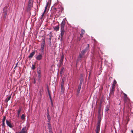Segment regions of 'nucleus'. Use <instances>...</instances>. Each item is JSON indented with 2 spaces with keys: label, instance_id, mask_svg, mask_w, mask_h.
<instances>
[{
  "label": "nucleus",
  "instance_id": "nucleus-1",
  "mask_svg": "<svg viewBox=\"0 0 133 133\" xmlns=\"http://www.w3.org/2000/svg\"><path fill=\"white\" fill-rule=\"evenodd\" d=\"M66 19H63L60 24L61 38V39H63V36L65 32L64 28L66 23Z\"/></svg>",
  "mask_w": 133,
  "mask_h": 133
},
{
  "label": "nucleus",
  "instance_id": "nucleus-2",
  "mask_svg": "<svg viewBox=\"0 0 133 133\" xmlns=\"http://www.w3.org/2000/svg\"><path fill=\"white\" fill-rule=\"evenodd\" d=\"M7 8V7H5L3 9V18L4 19H5L6 17V16L7 13L8 9Z\"/></svg>",
  "mask_w": 133,
  "mask_h": 133
},
{
  "label": "nucleus",
  "instance_id": "nucleus-3",
  "mask_svg": "<svg viewBox=\"0 0 133 133\" xmlns=\"http://www.w3.org/2000/svg\"><path fill=\"white\" fill-rule=\"evenodd\" d=\"M89 47V44H88L86 48L84 50H82L81 52V53L83 55H84L85 53L88 50Z\"/></svg>",
  "mask_w": 133,
  "mask_h": 133
},
{
  "label": "nucleus",
  "instance_id": "nucleus-4",
  "mask_svg": "<svg viewBox=\"0 0 133 133\" xmlns=\"http://www.w3.org/2000/svg\"><path fill=\"white\" fill-rule=\"evenodd\" d=\"M28 128H27L26 127H24L20 131L19 133H27Z\"/></svg>",
  "mask_w": 133,
  "mask_h": 133
},
{
  "label": "nucleus",
  "instance_id": "nucleus-5",
  "mask_svg": "<svg viewBox=\"0 0 133 133\" xmlns=\"http://www.w3.org/2000/svg\"><path fill=\"white\" fill-rule=\"evenodd\" d=\"M6 123L7 125L10 128L13 127V126L12 125V124L11 123L10 121H8L7 120H6Z\"/></svg>",
  "mask_w": 133,
  "mask_h": 133
},
{
  "label": "nucleus",
  "instance_id": "nucleus-6",
  "mask_svg": "<svg viewBox=\"0 0 133 133\" xmlns=\"http://www.w3.org/2000/svg\"><path fill=\"white\" fill-rule=\"evenodd\" d=\"M48 128L49 130V133H53L52 131L51 126L50 123H48Z\"/></svg>",
  "mask_w": 133,
  "mask_h": 133
},
{
  "label": "nucleus",
  "instance_id": "nucleus-7",
  "mask_svg": "<svg viewBox=\"0 0 133 133\" xmlns=\"http://www.w3.org/2000/svg\"><path fill=\"white\" fill-rule=\"evenodd\" d=\"M42 54H39L36 57V58L38 61H40L41 60L43 57Z\"/></svg>",
  "mask_w": 133,
  "mask_h": 133
},
{
  "label": "nucleus",
  "instance_id": "nucleus-8",
  "mask_svg": "<svg viewBox=\"0 0 133 133\" xmlns=\"http://www.w3.org/2000/svg\"><path fill=\"white\" fill-rule=\"evenodd\" d=\"M85 32V31L83 29H82L81 31V33L80 34V37L79 38V40L80 41L81 39L83 37V35L84 34Z\"/></svg>",
  "mask_w": 133,
  "mask_h": 133
},
{
  "label": "nucleus",
  "instance_id": "nucleus-9",
  "mask_svg": "<svg viewBox=\"0 0 133 133\" xmlns=\"http://www.w3.org/2000/svg\"><path fill=\"white\" fill-rule=\"evenodd\" d=\"M46 115L48 119H51V117L49 115V112L48 109L47 110Z\"/></svg>",
  "mask_w": 133,
  "mask_h": 133
},
{
  "label": "nucleus",
  "instance_id": "nucleus-10",
  "mask_svg": "<svg viewBox=\"0 0 133 133\" xmlns=\"http://www.w3.org/2000/svg\"><path fill=\"white\" fill-rule=\"evenodd\" d=\"M35 54V51H34L30 53V55L28 56V57L29 58H32L34 55Z\"/></svg>",
  "mask_w": 133,
  "mask_h": 133
},
{
  "label": "nucleus",
  "instance_id": "nucleus-11",
  "mask_svg": "<svg viewBox=\"0 0 133 133\" xmlns=\"http://www.w3.org/2000/svg\"><path fill=\"white\" fill-rule=\"evenodd\" d=\"M115 87H112L110 91V93L111 94L113 95L115 90Z\"/></svg>",
  "mask_w": 133,
  "mask_h": 133
},
{
  "label": "nucleus",
  "instance_id": "nucleus-12",
  "mask_svg": "<svg viewBox=\"0 0 133 133\" xmlns=\"http://www.w3.org/2000/svg\"><path fill=\"white\" fill-rule=\"evenodd\" d=\"M6 117L5 116H4L3 117V118L2 119V126L3 127H4L5 126L4 122L6 119Z\"/></svg>",
  "mask_w": 133,
  "mask_h": 133
},
{
  "label": "nucleus",
  "instance_id": "nucleus-13",
  "mask_svg": "<svg viewBox=\"0 0 133 133\" xmlns=\"http://www.w3.org/2000/svg\"><path fill=\"white\" fill-rule=\"evenodd\" d=\"M81 85H79L78 86V88L77 91V95H78L80 92V91L81 88Z\"/></svg>",
  "mask_w": 133,
  "mask_h": 133
},
{
  "label": "nucleus",
  "instance_id": "nucleus-14",
  "mask_svg": "<svg viewBox=\"0 0 133 133\" xmlns=\"http://www.w3.org/2000/svg\"><path fill=\"white\" fill-rule=\"evenodd\" d=\"M49 43L50 45L51 46V39L52 37V35L51 34H49Z\"/></svg>",
  "mask_w": 133,
  "mask_h": 133
},
{
  "label": "nucleus",
  "instance_id": "nucleus-15",
  "mask_svg": "<svg viewBox=\"0 0 133 133\" xmlns=\"http://www.w3.org/2000/svg\"><path fill=\"white\" fill-rule=\"evenodd\" d=\"M32 4H28V6L27 10L28 11L31 10L32 7Z\"/></svg>",
  "mask_w": 133,
  "mask_h": 133
},
{
  "label": "nucleus",
  "instance_id": "nucleus-16",
  "mask_svg": "<svg viewBox=\"0 0 133 133\" xmlns=\"http://www.w3.org/2000/svg\"><path fill=\"white\" fill-rule=\"evenodd\" d=\"M124 94V101L125 102L127 101V99H128L127 97V95L124 93H123Z\"/></svg>",
  "mask_w": 133,
  "mask_h": 133
},
{
  "label": "nucleus",
  "instance_id": "nucleus-17",
  "mask_svg": "<svg viewBox=\"0 0 133 133\" xmlns=\"http://www.w3.org/2000/svg\"><path fill=\"white\" fill-rule=\"evenodd\" d=\"M64 85L62 84H61V91L62 94L64 92V88L63 87Z\"/></svg>",
  "mask_w": 133,
  "mask_h": 133
},
{
  "label": "nucleus",
  "instance_id": "nucleus-18",
  "mask_svg": "<svg viewBox=\"0 0 133 133\" xmlns=\"http://www.w3.org/2000/svg\"><path fill=\"white\" fill-rule=\"evenodd\" d=\"M100 125L99 124H97L96 128V131H99L100 130Z\"/></svg>",
  "mask_w": 133,
  "mask_h": 133
},
{
  "label": "nucleus",
  "instance_id": "nucleus-19",
  "mask_svg": "<svg viewBox=\"0 0 133 133\" xmlns=\"http://www.w3.org/2000/svg\"><path fill=\"white\" fill-rule=\"evenodd\" d=\"M45 38L44 37V39H43L42 40V43L41 45L44 46L45 44Z\"/></svg>",
  "mask_w": 133,
  "mask_h": 133
},
{
  "label": "nucleus",
  "instance_id": "nucleus-20",
  "mask_svg": "<svg viewBox=\"0 0 133 133\" xmlns=\"http://www.w3.org/2000/svg\"><path fill=\"white\" fill-rule=\"evenodd\" d=\"M59 25H58V26H55L54 28V30H56V31H58L59 29Z\"/></svg>",
  "mask_w": 133,
  "mask_h": 133
},
{
  "label": "nucleus",
  "instance_id": "nucleus-21",
  "mask_svg": "<svg viewBox=\"0 0 133 133\" xmlns=\"http://www.w3.org/2000/svg\"><path fill=\"white\" fill-rule=\"evenodd\" d=\"M44 46L41 45V51L42 52H44Z\"/></svg>",
  "mask_w": 133,
  "mask_h": 133
},
{
  "label": "nucleus",
  "instance_id": "nucleus-22",
  "mask_svg": "<svg viewBox=\"0 0 133 133\" xmlns=\"http://www.w3.org/2000/svg\"><path fill=\"white\" fill-rule=\"evenodd\" d=\"M63 60L62 59H60L59 60V66H61L63 64Z\"/></svg>",
  "mask_w": 133,
  "mask_h": 133
},
{
  "label": "nucleus",
  "instance_id": "nucleus-23",
  "mask_svg": "<svg viewBox=\"0 0 133 133\" xmlns=\"http://www.w3.org/2000/svg\"><path fill=\"white\" fill-rule=\"evenodd\" d=\"M48 91L49 95L50 98V99L51 100V95L50 93L49 90L48 89Z\"/></svg>",
  "mask_w": 133,
  "mask_h": 133
},
{
  "label": "nucleus",
  "instance_id": "nucleus-24",
  "mask_svg": "<svg viewBox=\"0 0 133 133\" xmlns=\"http://www.w3.org/2000/svg\"><path fill=\"white\" fill-rule=\"evenodd\" d=\"M117 82L116 80H115L114 81L113 83L112 84V86L113 87H115V85L116 83Z\"/></svg>",
  "mask_w": 133,
  "mask_h": 133
},
{
  "label": "nucleus",
  "instance_id": "nucleus-25",
  "mask_svg": "<svg viewBox=\"0 0 133 133\" xmlns=\"http://www.w3.org/2000/svg\"><path fill=\"white\" fill-rule=\"evenodd\" d=\"M11 98V96H8L6 99V101L7 102H8V101L10 100V98Z\"/></svg>",
  "mask_w": 133,
  "mask_h": 133
},
{
  "label": "nucleus",
  "instance_id": "nucleus-26",
  "mask_svg": "<svg viewBox=\"0 0 133 133\" xmlns=\"http://www.w3.org/2000/svg\"><path fill=\"white\" fill-rule=\"evenodd\" d=\"M80 84L79 85H81V84L83 82V79L82 78H80Z\"/></svg>",
  "mask_w": 133,
  "mask_h": 133
},
{
  "label": "nucleus",
  "instance_id": "nucleus-27",
  "mask_svg": "<svg viewBox=\"0 0 133 133\" xmlns=\"http://www.w3.org/2000/svg\"><path fill=\"white\" fill-rule=\"evenodd\" d=\"M33 0H29L28 4H32V2Z\"/></svg>",
  "mask_w": 133,
  "mask_h": 133
},
{
  "label": "nucleus",
  "instance_id": "nucleus-28",
  "mask_svg": "<svg viewBox=\"0 0 133 133\" xmlns=\"http://www.w3.org/2000/svg\"><path fill=\"white\" fill-rule=\"evenodd\" d=\"M21 111V109L20 108H19L18 110L17 114H20Z\"/></svg>",
  "mask_w": 133,
  "mask_h": 133
},
{
  "label": "nucleus",
  "instance_id": "nucleus-29",
  "mask_svg": "<svg viewBox=\"0 0 133 133\" xmlns=\"http://www.w3.org/2000/svg\"><path fill=\"white\" fill-rule=\"evenodd\" d=\"M21 118L22 119H24L25 118V116L24 114H22L21 116Z\"/></svg>",
  "mask_w": 133,
  "mask_h": 133
},
{
  "label": "nucleus",
  "instance_id": "nucleus-30",
  "mask_svg": "<svg viewBox=\"0 0 133 133\" xmlns=\"http://www.w3.org/2000/svg\"><path fill=\"white\" fill-rule=\"evenodd\" d=\"M52 9L55 12L56 11H57L56 8L54 7H52Z\"/></svg>",
  "mask_w": 133,
  "mask_h": 133
},
{
  "label": "nucleus",
  "instance_id": "nucleus-31",
  "mask_svg": "<svg viewBox=\"0 0 133 133\" xmlns=\"http://www.w3.org/2000/svg\"><path fill=\"white\" fill-rule=\"evenodd\" d=\"M64 79L63 78H62V81L61 83V84H62L63 83V85H64Z\"/></svg>",
  "mask_w": 133,
  "mask_h": 133
},
{
  "label": "nucleus",
  "instance_id": "nucleus-32",
  "mask_svg": "<svg viewBox=\"0 0 133 133\" xmlns=\"http://www.w3.org/2000/svg\"><path fill=\"white\" fill-rule=\"evenodd\" d=\"M98 119H99L98 121V123L97 124H99V123H100L101 122V120L100 119V118L99 116V117Z\"/></svg>",
  "mask_w": 133,
  "mask_h": 133
},
{
  "label": "nucleus",
  "instance_id": "nucleus-33",
  "mask_svg": "<svg viewBox=\"0 0 133 133\" xmlns=\"http://www.w3.org/2000/svg\"><path fill=\"white\" fill-rule=\"evenodd\" d=\"M84 55L81 53H80L79 55V57L80 58H82Z\"/></svg>",
  "mask_w": 133,
  "mask_h": 133
},
{
  "label": "nucleus",
  "instance_id": "nucleus-34",
  "mask_svg": "<svg viewBox=\"0 0 133 133\" xmlns=\"http://www.w3.org/2000/svg\"><path fill=\"white\" fill-rule=\"evenodd\" d=\"M41 74V70H38V71H37L38 74Z\"/></svg>",
  "mask_w": 133,
  "mask_h": 133
},
{
  "label": "nucleus",
  "instance_id": "nucleus-35",
  "mask_svg": "<svg viewBox=\"0 0 133 133\" xmlns=\"http://www.w3.org/2000/svg\"><path fill=\"white\" fill-rule=\"evenodd\" d=\"M64 70V68L63 67H62V69L61 71V73H62V72H63V71Z\"/></svg>",
  "mask_w": 133,
  "mask_h": 133
},
{
  "label": "nucleus",
  "instance_id": "nucleus-36",
  "mask_svg": "<svg viewBox=\"0 0 133 133\" xmlns=\"http://www.w3.org/2000/svg\"><path fill=\"white\" fill-rule=\"evenodd\" d=\"M64 58V55H62L61 56V59H62V60H63Z\"/></svg>",
  "mask_w": 133,
  "mask_h": 133
},
{
  "label": "nucleus",
  "instance_id": "nucleus-37",
  "mask_svg": "<svg viewBox=\"0 0 133 133\" xmlns=\"http://www.w3.org/2000/svg\"><path fill=\"white\" fill-rule=\"evenodd\" d=\"M35 65H32V69L33 70H34L35 69Z\"/></svg>",
  "mask_w": 133,
  "mask_h": 133
},
{
  "label": "nucleus",
  "instance_id": "nucleus-38",
  "mask_svg": "<svg viewBox=\"0 0 133 133\" xmlns=\"http://www.w3.org/2000/svg\"><path fill=\"white\" fill-rule=\"evenodd\" d=\"M41 77H38L37 80H38V81L40 82V78Z\"/></svg>",
  "mask_w": 133,
  "mask_h": 133
},
{
  "label": "nucleus",
  "instance_id": "nucleus-39",
  "mask_svg": "<svg viewBox=\"0 0 133 133\" xmlns=\"http://www.w3.org/2000/svg\"><path fill=\"white\" fill-rule=\"evenodd\" d=\"M45 12H43V13L42 14V15H41V17H43V16L44 14L45 13Z\"/></svg>",
  "mask_w": 133,
  "mask_h": 133
},
{
  "label": "nucleus",
  "instance_id": "nucleus-40",
  "mask_svg": "<svg viewBox=\"0 0 133 133\" xmlns=\"http://www.w3.org/2000/svg\"><path fill=\"white\" fill-rule=\"evenodd\" d=\"M47 8V6H46L45 7V9H44V12H46V11Z\"/></svg>",
  "mask_w": 133,
  "mask_h": 133
},
{
  "label": "nucleus",
  "instance_id": "nucleus-41",
  "mask_svg": "<svg viewBox=\"0 0 133 133\" xmlns=\"http://www.w3.org/2000/svg\"><path fill=\"white\" fill-rule=\"evenodd\" d=\"M83 78V75L81 74V77H80V78Z\"/></svg>",
  "mask_w": 133,
  "mask_h": 133
},
{
  "label": "nucleus",
  "instance_id": "nucleus-42",
  "mask_svg": "<svg viewBox=\"0 0 133 133\" xmlns=\"http://www.w3.org/2000/svg\"><path fill=\"white\" fill-rule=\"evenodd\" d=\"M49 5V3L48 2H47L46 5V6H47V7Z\"/></svg>",
  "mask_w": 133,
  "mask_h": 133
},
{
  "label": "nucleus",
  "instance_id": "nucleus-43",
  "mask_svg": "<svg viewBox=\"0 0 133 133\" xmlns=\"http://www.w3.org/2000/svg\"><path fill=\"white\" fill-rule=\"evenodd\" d=\"M38 77H41V74H38Z\"/></svg>",
  "mask_w": 133,
  "mask_h": 133
},
{
  "label": "nucleus",
  "instance_id": "nucleus-44",
  "mask_svg": "<svg viewBox=\"0 0 133 133\" xmlns=\"http://www.w3.org/2000/svg\"><path fill=\"white\" fill-rule=\"evenodd\" d=\"M109 109L108 108H107L105 109L106 111H107L109 110Z\"/></svg>",
  "mask_w": 133,
  "mask_h": 133
},
{
  "label": "nucleus",
  "instance_id": "nucleus-45",
  "mask_svg": "<svg viewBox=\"0 0 133 133\" xmlns=\"http://www.w3.org/2000/svg\"><path fill=\"white\" fill-rule=\"evenodd\" d=\"M48 122L49 123H50V121L51 119H48Z\"/></svg>",
  "mask_w": 133,
  "mask_h": 133
},
{
  "label": "nucleus",
  "instance_id": "nucleus-46",
  "mask_svg": "<svg viewBox=\"0 0 133 133\" xmlns=\"http://www.w3.org/2000/svg\"><path fill=\"white\" fill-rule=\"evenodd\" d=\"M36 82V81L35 80V79H34V83H35Z\"/></svg>",
  "mask_w": 133,
  "mask_h": 133
},
{
  "label": "nucleus",
  "instance_id": "nucleus-47",
  "mask_svg": "<svg viewBox=\"0 0 133 133\" xmlns=\"http://www.w3.org/2000/svg\"><path fill=\"white\" fill-rule=\"evenodd\" d=\"M99 131H96V133H99Z\"/></svg>",
  "mask_w": 133,
  "mask_h": 133
},
{
  "label": "nucleus",
  "instance_id": "nucleus-48",
  "mask_svg": "<svg viewBox=\"0 0 133 133\" xmlns=\"http://www.w3.org/2000/svg\"><path fill=\"white\" fill-rule=\"evenodd\" d=\"M17 116L18 117H19V114H17Z\"/></svg>",
  "mask_w": 133,
  "mask_h": 133
},
{
  "label": "nucleus",
  "instance_id": "nucleus-49",
  "mask_svg": "<svg viewBox=\"0 0 133 133\" xmlns=\"http://www.w3.org/2000/svg\"><path fill=\"white\" fill-rule=\"evenodd\" d=\"M131 131L132 133H133V130H131Z\"/></svg>",
  "mask_w": 133,
  "mask_h": 133
}]
</instances>
